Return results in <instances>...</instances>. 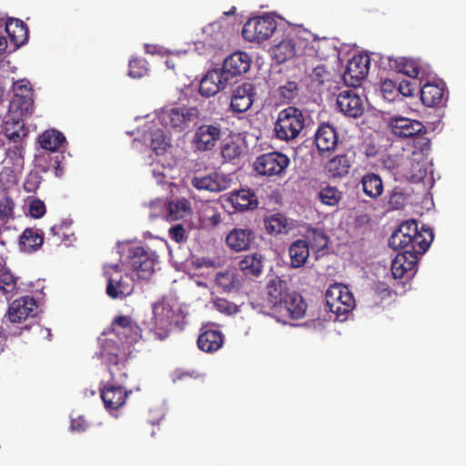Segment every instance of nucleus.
<instances>
[{"mask_svg":"<svg viewBox=\"0 0 466 466\" xmlns=\"http://www.w3.org/2000/svg\"><path fill=\"white\" fill-rule=\"evenodd\" d=\"M434 234L429 226L423 225L419 230L415 219L402 222L389 238V246L393 249H401L412 253L424 254L430 248Z\"/></svg>","mask_w":466,"mask_h":466,"instance_id":"1","label":"nucleus"},{"mask_svg":"<svg viewBox=\"0 0 466 466\" xmlns=\"http://www.w3.org/2000/svg\"><path fill=\"white\" fill-rule=\"evenodd\" d=\"M154 328L162 339L166 338L173 328L180 327L184 319L183 310L175 299L162 297L152 305Z\"/></svg>","mask_w":466,"mask_h":466,"instance_id":"2","label":"nucleus"},{"mask_svg":"<svg viewBox=\"0 0 466 466\" xmlns=\"http://www.w3.org/2000/svg\"><path fill=\"white\" fill-rule=\"evenodd\" d=\"M305 126V117L302 111L296 106H288L280 110L274 123L276 138L281 141L296 139Z\"/></svg>","mask_w":466,"mask_h":466,"instance_id":"3","label":"nucleus"},{"mask_svg":"<svg viewBox=\"0 0 466 466\" xmlns=\"http://www.w3.org/2000/svg\"><path fill=\"white\" fill-rule=\"evenodd\" d=\"M199 116L200 112L195 106H175L162 109L158 114V119L167 129L180 133L195 124Z\"/></svg>","mask_w":466,"mask_h":466,"instance_id":"4","label":"nucleus"},{"mask_svg":"<svg viewBox=\"0 0 466 466\" xmlns=\"http://www.w3.org/2000/svg\"><path fill=\"white\" fill-rule=\"evenodd\" d=\"M277 25V20L270 15L250 18L242 28V36L248 42L261 43L273 35Z\"/></svg>","mask_w":466,"mask_h":466,"instance_id":"5","label":"nucleus"},{"mask_svg":"<svg viewBox=\"0 0 466 466\" xmlns=\"http://www.w3.org/2000/svg\"><path fill=\"white\" fill-rule=\"evenodd\" d=\"M327 309L334 313L337 318L345 317L355 307L352 293L345 286L331 285L325 294Z\"/></svg>","mask_w":466,"mask_h":466,"instance_id":"6","label":"nucleus"},{"mask_svg":"<svg viewBox=\"0 0 466 466\" xmlns=\"http://www.w3.org/2000/svg\"><path fill=\"white\" fill-rule=\"evenodd\" d=\"M127 258L131 268L138 279L147 280L154 274L155 265L157 262V256L155 252L148 251L141 246H135L128 248Z\"/></svg>","mask_w":466,"mask_h":466,"instance_id":"7","label":"nucleus"},{"mask_svg":"<svg viewBox=\"0 0 466 466\" xmlns=\"http://www.w3.org/2000/svg\"><path fill=\"white\" fill-rule=\"evenodd\" d=\"M289 164L290 159L287 155L272 151L258 157L254 163V168L261 176H280Z\"/></svg>","mask_w":466,"mask_h":466,"instance_id":"8","label":"nucleus"},{"mask_svg":"<svg viewBox=\"0 0 466 466\" xmlns=\"http://www.w3.org/2000/svg\"><path fill=\"white\" fill-rule=\"evenodd\" d=\"M218 124H203L196 128L191 139V146L196 152L211 151L221 137Z\"/></svg>","mask_w":466,"mask_h":466,"instance_id":"9","label":"nucleus"},{"mask_svg":"<svg viewBox=\"0 0 466 466\" xmlns=\"http://www.w3.org/2000/svg\"><path fill=\"white\" fill-rule=\"evenodd\" d=\"M112 332L126 343L135 344L142 339V329L129 315H117L111 322Z\"/></svg>","mask_w":466,"mask_h":466,"instance_id":"10","label":"nucleus"},{"mask_svg":"<svg viewBox=\"0 0 466 466\" xmlns=\"http://www.w3.org/2000/svg\"><path fill=\"white\" fill-rule=\"evenodd\" d=\"M14 97L9 109L19 111L20 115H32L34 111L33 88L29 81L20 79L13 85Z\"/></svg>","mask_w":466,"mask_h":466,"instance_id":"11","label":"nucleus"},{"mask_svg":"<svg viewBox=\"0 0 466 466\" xmlns=\"http://www.w3.org/2000/svg\"><path fill=\"white\" fill-rule=\"evenodd\" d=\"M134 291L133 279L122 272L107 275L106 293L112 299H124Z\"/></svg>","mask_w":466,"mask_h":466,"instance_id":"12","label":"nucleus"},{"mask_svg":"<svg viewBox=\"0 0 466 466\" xmlns=\"http://www.w3.org/2000/svg\"><path fill=\"white\" fill-rule=\"evenodd\" d=\"M251 60L249 56L241 51L229 55L223 62L220 72L227 76V80L230 81L246 72L250 68Z\"/></svg>","mask_w":466,"mask_h":466,"instance_id":"13","label":"nucleus"},{"mask_svg":"<svg viewBox=\"0 0 466 466\" xmlns=\"http://www.w3.org/2000/svg\"><path fill=\"white\" fill-rule=\"evenodd\" d=\"M255 96V86L249 82L236 86L232 91L230 109L234 113L247 112L252 106Z\"/></svg>","mask_w":466,"mask_h":466,"instance_id":"14","label":"nucleus"},{"mask_svg":"<svg viewBox=\"0 0 466 466\" xmlns=\"http://www.w3.org/2000/svg\"><path fill=\"white\" fill-rule=\"evenodd\" d=\"M291 292L292 290L286 280L275 277L267 283L266 301L269 308L276 312Z\"/></svg>","mask_w":466,"mask_h":466,"instance_id":"15","label":"nucleus"},{"mask_svg":"<svg viewBox=\"0 0 466 466\" xmlns=\"http://www.w3.org/2000/svg\"><path fill=\"white\" fill-rule=\"evenodd\" d=\"M370 59L365 56H354L349 62L343 74L346 85L350 86H360L361 80L369 73Z\"/></svg>","mask_w":466,"mask_h":466,"instance_id":"16","label":"nucleus"},{"mask_svg":"<svg viewBox=\"0 0 466 466\" xmlns=\"http://www.w3.org/2000/svg\"><path fill=\"white\" fill-rule=\"evenodd\" d=\"M422 254L402 251L391 262V273L394 279L413 276L420 256Z\"/></svg>","mask_w":466,"mask_h":466,"instance_id":"17","label":"nucleus"},{"mask_svg":"<svg viewBox=\"0 0 466 466\" xmlns=\"http://www.w3.org/2000/svg\"><path fill=\"white\" fill-rule=\"evenodd\" d=\"M337 106L339 111L349 117L357 118L364 111L360 96L351 89L343 90L339 94Z\"/></svg>","mask_w":466,"mask_h":466,"instance_id":"18","label":"nucleus"},{"mask_svg":"<svg viewBox=\"0 0 466 466\" xmlns=\"http://www.w3.org/2000/svg\"><path fill=\"white\" fill-rule=\"evenodd\" d=\"M27 116L28 115H20L19 111L12 112V110L9 109L3 129L4 135L9 141L22 143L23 138L27 136L23 120V117Z\"/></svg>","mask_w":466,"mask_h":466,"instance_id":"19","label":"nucleus"},{"mask_svg":"<svg viewBox=\"0 0 466 466\" xmlns=\"http://www.w3.org/2000/svg\"><path fill=\"white\" fill-rule=\"evenodd\" d=\"M338 133L335 127L328 123L321 124L315 133V145L320 156L334 151L338 146Z\"/></svg>","mask_w":466,"mask_h":466,"instance_id":"20","label":"nucleus"},{"mask_svg":"<svg viewBox=\"0 0 466 466\" xmlns=\"http://www.w3.org/2000/svg\"><path fill=\"white\" fill-rule=\"evenodd\" d=\"M389 127L394 136L402 138L426 133L425 127L421 122L406 117L392 118L390 121Z\"/></svg>","mask_w":466,"mask_h":466,"instance_id":"21","label":"nucleus"},{"mask_svg":"<svg viewBox=\"0 0 466 466\" xmlns=\"http://www.w3.org/2000/svg\"><path fill=\"white\" fill-rule=\"evenodd\" d=\"M307 303L302 296L292 291L275 313L280 314L281 317H288L290 319H300L305 317Z\"/></svg>","mask_w":466,"mask_h":466,"instance_id":"22","label":"nucleus"},{"mask_svg":"<svg viewBox=\"0 0 466 466\" xmlns=\"http://www.w3.org/2000/svg\"><path fill=\"white\" fill-rule=\"evenodd\" d=\"M228 84L227 76H224L219 69L211 70L201 79L199 93L203 96L209 97L226 88Z\"/></svg>","mask_w":466,"mask_h":466,"instance_id":"23","label":"nucleus"},{"mask_svg":"<svg viewBox=\"0 0 466 466\" xmlns=\"http://www.w3.org/2000/svg\"><path fill=\"white\" fill-rule=\"evenodd\" d=\"M100 396L106 410H116L126 403L127 391L122 386L107 384L100 389Z\"/></svg>","mask_w":466,"mask_h":466,"instance_id":"24","label":"nucleus"},{"mask_svg":"<svg viewBox=\"0 0 466 466\" xmlns=\"http://www.w3.org/2000/svg\"><path fill=\"white\" fill-rule=\"evenodd\" d=\"M36 302L32 297L26 296L17 299L10 305L7 316L13 323H20L26 319L35 309Z\"/></svg>","mask_w":466,"mask_h":466,"instance_id":"25","label":"nucleus"},{"mask_svg":"<svg viewBox=\"0 0 466 466\" xmlns=\"http://www.w3.org/2000/svg\"><path fill=\"white\" fill-rule=\"evenodd\" d=\"M224 343V335L220 330L205 326L201 329L198 339V347L207 353L218 351Z\"/></svg>","mask_w":466,"mask_h":466,"instance_id":"26","label":"nucleus"},{"mask_svg":"<svg viewBox=\"0 0 466 466\" xmlns=\"http://www.w3.org/2000/svg\"><path fill=\"white\" fill-rule=\"evenodd\" d=\"M191 184L198 190L210 192L223 191L228 186V180L218 172H212L206 176H195L191 180Z\"/></svg>","mask_w":466,"mask_h":466,"instance_id":"27","label":"nucleus"},{"mask_svg":"<svg viewBox=\"0 0 466 466\" xmlns=\"http://www.w3.org/2000/svg\"><path fill=\"white\" fill-rule=\"evenodd\" d=\"M296 35V30L291 29L282 41L272 47V55L278 64L285 63L296 56L297 44L294 41Z\"/></svg>","mask_w":466,"mask_h":466,"instance_id":"28","label":"nucleus"},{"mask_svg":"<svg viewBox=\"0 0 466 466\" xmlns=\"http://www.w3.org/2000/svg\"><path fill=\"white\" fill-rule=\"evenodd\" d=\"M254 233L248 228H234L226 238L227 245L234 251H242L249 248L254 239Z\"/></svg>","mask_w":466,"mask_h":466,"instance_id":"29","label":"nucleus"},{"mask_svg":"<svg viewBox=\"0 0 466 466\" xmlns=\"http://www.w3.org/2000/svg\"><path fill=\"white\" fill-rule=\"evenodd\" d=\"M420 99L427 106H440L445 98L444 83H426L420 88Z\"/></svg>","mask_w":466,"mask_h":466,"instance_id":"30","label":"nucleus"},{"mask_svg":"<svg viewBox=\"0 0 466 466\" xmlns=\"http://www.w3.org/2000/svg\"><path fill=\"white\" fill-rule=\"evenodd\" d=\"M5 29L10 41L16 48L25 45L28 40L27 25L20 19L9 18L5 23Z\"/></svg>","mask_w":466,"mask_h":466,"instance_id":"31","label":"nucleus"},{"mask_svg":"<svg viewBox=\"0 0 466 466\" xmlns=\"http://www.w3.org/2000/svg\"><path fill=\"white\" fill-rule=\"evenodd\" d=\"M290 267L299 268L303 267L309 257V247L307 240L299 238L292 242L289 248Z\"/></svg>","mask_w":466,"mask_h":466,"instance_id":"32","label":"nucleus"},{"mask_svg":"<svg viewBox=\"0 0 466 466\" xmlns=\"http://www.w3.org/2000/svg\"><path fill=\"white\" fill-rule=\"evenodd\" d=\"M43 243L44 235L40 229L28 228L20 236V248L25 252L35 251L42 247Z\"/></svg>","mask_w":466,"mask_h":466,"instance_id":"33","label":"nucleus"},{"mask_svg":"<svg viewBox=\"0 0 466 466\" xmlns=\"http://www.w3.org/2000/svg\"><path fill=\"white\" fill-rule=\"evenodd\" d=\"M229 201L235 208L240 210L255 208L258 206L257 196L249 189L232 192L229 196Z\"/></svg>","mask_w":466,"mask_h":466,"instance_id":"34","label":"nucleus"},{"mask_svg":"<svg viewBox=\"0 0 466 466\" xmlns=\"http://www.w3.org/2000/svg\"><path fill=\"white\" fill-rule=\"evenodd\" d=\"M238 268L246 277H258L263 268L262 256L257 253L246 255L238 261Z\"/></svg>","mask_w":466,"mask_h":466,"instance_id":"35","label":"nucleus"},{"mask_svg":"<svg viewBox=\"0 0 466 466\" xmlns=\"http://www.w3.org/2000/svg\"><path fill=\"white\" fill-rule=\"evenodd\" d=\"M299 94V84L296 81H286L274 90V97L281 104L292 103Z\"/></svg>","mask_w":466,"mask_h":466,"instance_id":"36","label":"nucleus"},{"mask_svg":"<svg viewBox=\"0 0 466 466\" xmlns=\"http://www.w3.org/2000/svg\"><path fill=\"white\" fill-rule=\"evenodd\" d=\"M65 142V136L56 129L46 130L38 137L40 147L52 152L58 150Z\"/></svg>","mask_w":466,"mask_h":466,"instance_id":"37","label":"nucleus"},{"mask_svg":"<svg viewBox=\"0 0 466 466\" xmlns=\"http://www.w3.org/2000/svg\"><path fill=\"white\" fill-rule=\"evenodd\" d=\"M167 218L175 221L187 218L190 215L192 208L190 202L186 198H177L167 204Z\"/></svg>","mask_w":466,"mask_h":466,"instance_id":"38","label":"nucleus"},{"mask_svg":"<svg viewBox=\"0 0 466 466\" xmlns=\"http://www.w3.org/2000/svg\"><path fill=\"white\" fill-rule=\"evenodd\" d=\"M24 146L23 143H15L13 147L6 149V162L11 164V167H6L5 169L12 173L20 172L24 167Z\"/></svg>","mask_w":466,"mask_h":466,"instance_id":"39","label":"nucleus"},{"mask_svg":"<svg viewBox=\"0 0 466 466\" xmlns=\"http://www.w3.org/2000/svg\"><path fill=\"white\" fill-rule=\"evenodd\" d=\"M363 192L371 198H379L383 192L380 177L375 173H367L361 178Z\"/></svg>","mask_w":466,"mask_h":466,"instance_id":"40","label":"nucleus"},{"mask_svg":"<svg viewBox=\"0 0 466 466\" xmlns=\"http://www.w3.org/2000/svg\"><path fill=\"white\" fill-rule=\"evenodd\" d=\"M351 163L346 155H338L331 158L326 167L333 177H343L348 175Z\"/></svg>","mask_w":466,"mask_h":466,"instance_id":"41","label":"nucleus"},{"mask_svg":"<svg viewBox=\"0 0 466 466\" xmlns=\"http://www.w3.org/2000/svg\"><path fill=\"white\" fill-rule=\"evenodd\" d=\"M265 228L270 235L287 233L289 227L288 218L281 213H276L265 219Z\"/></svg>","mask_w":466,"mask_h":466,"instance_id":"42","label":"nucleus"},{"mask_svg":"<svg viewBox=\"0 0 466 466\" xmlns=\"http://www.w3.org/2000/svg\"><path fill=\"white\" fill-rule=\"evenodd\" d=\"M394 67L399 73L410 77H419L420 67L417 60L408 57H400L394 61Z\"/></svg>","mask_w":466,"mask_h":466,"instance_id":"43","label":"nucleus"},{"mask_svg":"<svg viewBox=\"0 0 466 466\" xmlns=\"http://www.w3.org/2000/svg\"><path fill=\"white\" fill-rule=\"evenodd\" d=\"M319 201L329 207H336L342 198V193L333 186H326L318 194Z\"/></svg>","mask_w":466,"mask_h":466,"instance_id":"44","label":"nucleus"},{"mask_svg":"<svg viewBox=\"0 0 466 466\" xmlns=\"http://www.w3.org/2000/svg\"><path fill=\"white\" fill-rule=\"evenodd\" d=\"M109 347H110L109 343H107L106 346H104L102 349V351H101V355L109 366V371L112 375V378L115 379L116 378L115 372L116 370H120L119 365H122L123 367H125V364L123 361H121V359L117 352L118 350L110 351L108 350Z\"/></svg>","mask_w":466,"mask_h":466,"instance_id":"45","label":"nucleus"},{"mask_svg":"<svg viewBox=\"0 0 466 466\" xmlns=\"http://www.w3.org/2000/svg\"><path fill=\"white\" fill-rule=\"evenodd\" d=\"M150 147L157 155L163 154L169 146V138L160 129H157L150 134Z\"/></svg>","mask_w":466,"mask_h":466,"instance_id":"46","label":"nucleus"},{"mask_svg":"<svg viewBox=\"0 0 466 466\" xmlns=\"http://www.w3.org/2000/svg\"><path fill=\"white\" fill-rule=\"evenodd\" d=\"M147 73V62L145 58H133L129 61L128 75L132 78H141Z\"/></svg>","mask_w":466,"mask_h":466,"instance_id":"47","label":"nucleus"},{"mask_svg":"<svg viewBox=\"0 0 466 466\" xmlns=\"http://www.w3.org/2000/svg\"><path fill=\"white\" fill-rule=\"evenodd\" d=\"M242 147L237 141H229L223 145L221 148V157L225 161H232L240 157Z\"/></svg>","mask_w":466,"mask_h":466,"instance_id":"48","label":"nucleus"},{"mask_svg":"<svg viewBox=\"0 0 466 466\" xmlns=\"http://www.w3.org/2000/svg\"><path fill=\"white\" fill-rule=\"evenodd\" d=\"M17 288L16 279L5 268L0 271V290L4 293H11Z\"/></svg>","mask_w":466,"mask_h":466,"instance_id":"49","label":"nucleus"},{"mask_svg":"<svg viewBox=\"0 0 466 466\" xmlns=\"http://www.w3.org/2000/svg\"><path fill=\"white\" fill-rule=\"evenodd\" d=\"M15 201L9 196H5L0 198V220L8 221L14 218L15 215Z\"/></svg>","mask_w":466,"mask_h":466,"instance_id":"50","label":"nucleus"},{"mask_svg":"<svg viewBox=\"0 0 466 466\" xmlns=\"http://www.w3.org/2000/svg\"><path fill=\"white\" fill-rule=\"evenodd\" d=\"M380 89L385 100L393 102L399 98L398 86L394 81L390 79L384 80L381 84Z\"/></svg>","mask_w":466,"mask_h":466,"instance_id":"51","label":"nucleus"},{"mask_svg":"<svg viewBox=\"0 0 466 466\" xmlns=\"http://www.w3.org/2000/svg\"><path fill=\"white\" fill-rule=\"evenodd\" d=\"M216 284L225 291H230L235 288V276L228 271L219 272L216 276Z\"/></svg>","mask_w":466,"mask_h":466,"instance_id":"52","label":"nucleus"},{"mask_svg":"<svg viewBox=\"0 0 466 466\" xmlns=\"http://www.w3.org/2000/svg\"><path fill=\"white\" fill-rule=\"evenodd\" d=\"M214 307L221 313L234 315L238 312V307L226 299L218 298L214 301Z\"/></svg>","mask_w":466,"mask_h":466,"instance_id":"53","label":"nucleus"},{"mask_svg":"<svg viewBox=\"0 0 466 466\" xmlns=\"http://www.w3.org/2000/svg\"><path fill=\"white\" fill-rule=\"evenodd\" d=\"M42 182V177L36 171H31L24 182V189L28 193H35Z\"/></svg>","mask_w":466,"mask_h":466,"instance_id":"54","label":"nucleus"},{"mask_svg":"<svg viewBox=\"0 0 466 466\" xmlns=\"http://www.w3.org/2000/svg\"><path fill=\"white\" fill-rule=\"evenodd\" d=\"M329 78L330 72L325 66L319 65L314 67L311 74V79L313 82H317L319 85H323L324 83L329 81Z\"/></svg>","mask_w":466,"mask_h":466,"instance_id":"55","label":"nucleus"},{"mask_svg":"<svg viewBox=\"0 0 466 466\" xmlns=\"http://www.w3.org/2000/svg\"><path fill=\"white\" fill-rule=\"evenodd\" d=\"M46 212L44 201L39 198H33L29 202V214L34 218H42Z\"/></svg>","mask_w":466,"mask_h":466,"instance_id":"56","label":"nucleus"},{"mask_svg":"<svg viewBox=\"0 0 466 466\" xmlns=\"http://www.w3.org/2000/svg\"><path fill=\"white\" fill-rule=\"evenodd\" d=\"M397 86L399 96H412L414 95V92L417 90L416 84L409 80H402Z\"/></svg>","mask_w":466,"mask_h":466,"instance_id":"57","label":"nucleus"},{"mask_svg":"<svg viewBox=\"0 0 466 466\" xmlns=\"http://www.w3.org/2000/svg\"><path fill=\"white\" fill-rule=\"evenodd\" d=\"M309 237L312 238L314 245L319 248H325L328 243L326 235L318 229H310L308 231Z\"/></svg>","mask_w":466,"mask_h":466,"instance_id":"58","label":"nucleus"},{"mask_svg":"<svg viewBox=\"0 0 466 466\" xmlns=\"http://www.w3.org/2000/svg\"><path fill=\"white\" fill-rule=\"evenodd\" d=\"M404 201L405 197L403 193L397 190H393L390 193L389 198V205L392 209H399L402 208L404 205Z\"/></svg>","mask_w":466,"mask_h":466,"instance_id":"59","label":"nucleus"},{"mask_svg":"<svg viewBox=\"0 0 466 466\" xmlns=\"http://www.w3.org/2000/svg\"><path fill=\"white\" fill-rule=\"evenodd\" d=\"M169 237L177 243H180L185 238V228L182 225H175L169 229Z\"/></svg>","mask_w":466,"mask_h":466,"instance_id":"60","label":"nucleus"},{"mask_svg":"<svg viewBox=\"0 0 466 466\" xmlns=\"http://www.w3.org/2000/svg\"><path fill=\"white\" fill-rule=\"evenodd\" d=\"M86 428V422L84 417L80 416L77 419L71 420L70 429L74 432H84Z\"/></svg>","mask_w":466,"mask_h":466,"instance_id":"61","label":"nucleus"},{"mask_svg":"<svg viewBox=\"0 0 466 466\" xmlns=\"http://www.w3.org/2000/svg\"><path fill=\"white\" fill-rule=\"evenodd\" d=\"M67 228H68L67 226H66L64 223H62L59 225L53 226L50 228V232H51V234H53V236H57L60 238L62 236L63 237L66 236V229H67Z\"/></svg>","mask_w":466,"mask_h":466,"instance_id":"62","label":"nucleus"},{"mask_svg":"<svg viewBox=\"0 0 466 466\" xmlns=\"http://www.w3.org/2000/svg\"><path fill=\"white\" fill-rule=\"evenodd\" d=\"M192 374L190 372H187V371H181V370H176L174 372V376H173V381L174 382H177L178 380H186L187 378H192Z\"/></svg>","mask_w":466,"mask_h":466,"instance_id":"63","label":"nucleus"},{"mask_svg":"<svg viewBox=\"0 0 466 466\" xmlns=\"http://www.w3.org/2000/svg\"><path fill=\"white\" fill-rule=\"evenodd\" d=\"M116 272H122L121 268L118 264L109 265L105 268V276L107 278V275L114 274Z\"/></svg>","mask_w":466,"mask_h":466,"instance_id":"64","label":"nucleus"}]
</instances>
